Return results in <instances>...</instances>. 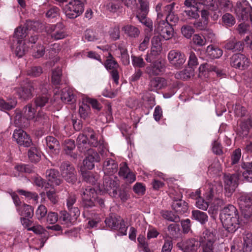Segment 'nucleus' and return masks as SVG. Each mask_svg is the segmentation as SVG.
<instances>
[{"instance_id": "obj_55", "label": "nucleus", "mask_w": 252, "mask_h": 252, "mask_svg": "<svg viewBox=\"0 0 252 252\" xmlns=\"http://www.w3.org/2000/svg\"><path fill=\"white\" fill-rule=\"evenodd\" d=\"M62 75V70L61 68L58 67L53 70L52 75V83L55 85H59L61 82V78Z\"/></svg>"}, {"instance_id": "obj_53", "label": "nucleus", "mask_w": 252, "mask_h": 252, "mask_svg": "<svg viewBox=\"0 0 252 252\" xmlns=\"http://www.w3.org/2000/svg\"><path fill=\"white\" fill-rule=\"evenodd\" d=\"M198 3L204 5L207 9L215 11L218 8L216 0H198Z\"/></svg>"}, {"instance_id": "obj_13", "label": "nucleus", "mask_w": 252, "mask_h": 252, "mask_svg": "<svg viewBox=\"0 0 252 252\" xmlns=\"http://www.w3.org/2000/svg\"><path fill=\"white\" fill-rule=\"evenodd\" d=\"M84 133L86 134V137H88V140L90 146L97 147H99L102 149V151L99 152L101 155H102V152H104V149H106L103 141L100 140H98L97 137L96 136L94 130L91 127H86L84 130Z\"/></svg>"}, {"instance_id": "obj_11", "label": "nucleus", "mask_w": 252, "mask_h": 252, "mask_svg": "<svg viewBox=\"0 0 252 252\" xmlns=\"http://www.w3.org/2000/svg\"><path fill=\"white\" fill-rule=\"evenodd\" d=\"M234 170L239 176L242 174L244 181L252 183V161L242 162L240 166H235Z\"/></svg>"}, {"instance_id": "obj_29", "label": "nucleus", "mask_w": 252, "mask_h": 252, "mask_svg": "<svg viewBox=\"0 0 252 252\" xmlns=\"http://www.w3.org/2000/svg\"><path fill=\"white\" fill-rule=\"evenodd\" d=\"M175 4V3L173 2L164 7V15L163 18H165V20H164L165 22L168 23L171 22L174 23L178 22V16L175 15L173 12Z\"/></svg>"}, {"instance_id": "obj_21", "label": "nucleus", "mask_w": 252, "mask_h": 252, "mask_svg": "<svg viewBox=\"0 0 252 252\" xmlns=\"http://www.w3.org/2000/svg\"><path fill=\"white\" fill-rule=\"evenodd\" d=\"M118 187L119 184L117 180H114L110 176H105L103 179V188L105 191L109 194L112 193L113 195L116 194Z\"/></svg>"}, {"instance_id": "obj_41", "label": "nucleus", "mask_w": 252, "mask_h": 252, "mask_svg": "<svg viewBox=\"0 0 252 252\" xmlns=\"http://www.w3.org/2000/svg\"><path fill=\"white\" fill-rule=\"evenodd\" d=\"M17 100L15 98H10L8 102L0 98V110L2 111L9 110L14 108L17 104Z\"/></svg>"}, {"instance_id": "obj_15", "label": "nucleus", "mask_w": 252, "mask_h": 252, "mask_svg": "<svg viewBox=\"0 0 252 252\" xmlns=\"http://www.w3.org/2000/svg\"><path fill=\"white\" fill-rule=\"evenodd\" d=\"M100 161V157L99 154L94 149H88L87 155L83 160V164L85 168L88 170H92L94 167L95 162Z\"/></svg>"}, {"instance_id": "obj_2", "label": "nucleus", "mask_w": 252, "mask_h": 252, "mask_svg": "<svg viewBox=\"0 0 252 252\" xmlns=\"http://www.w3.org/2000/svg\"><path fill=\"white\" fill-rule=\"evenodd\" d=\"M217 238L216 235L208 230H205L200 239V242L202 245L203 252H225L226 251L225 245L215 244Z\"/></svg>"}, {"instance_id": "obj_54", "label": "nucleus", "mask_w": 252, "mask_h": 252, "mask_svg": "<svg viewBox=\"0 0 252 252\" xmlns=\"http://www.w3.org/2000/svg\"><path fill=\"white\" fill-rule=\"evenodd\" d=\"M161 215L164 219L170 221L177 222L179 220V216L170 211H162Z\"/></svg>"}, {"instance_id": "obj_38", "label": "nucleus", "mask_w": 252, "mask_h": 252, "mask_svg": "<svg viewBox=\"0 0 252 252\" xmlns=\"http://www.w3.org/2000/svg\"><path fill=\"white\" fill-rule=\"evenodd\" d=\"M14 122L16 126L21 128L28 127L29 125L28 119H26L24 115L23 116L21 113L17 110H16L15 113Z\"/></svg>"}, {"instance_id": "obj_39", "label": "nucleus", "mask_w": 252, "mask_h": 252, "mask_svg": "<svg viewBox=\"0 0 252 252\" xmlns=\"http://www.w3.org/2000/svg\"><path fill=\"white\" fill-rule=\"evenodd\" d=\"M206 53L207 56L211 59H218L222 56L223 52L218 47L211 45L207 46Z\"/></svg>"}, {"instance_id": "obj_19", "label": "nucleus", "mask_w": 252, "mask_h": 252, "mask_svg": "<svg viewBox=\"0 0 252 252\" xmlns=\"http://www.w3.org/2000/svg\"><path fill=\"white\" fill-rule=\"evenodd\" d=\"M199 246L198 241L194 238L183 240L177 244L178 248L183 252H192Z\"/></svg>"}, {"instance_id": "obj_6", "label": "nucleus", "mask_w": 252, "mask_h": 252, "mask_svg": "<svg viewBox=\"0 0 252 252\" xmlns=\"http://www.w3.org/2000/svg\"><path fill=\"white\" fill-rule=\"evenodd\" d=\"M81 195L82 204L85 208H91L95 206L96 191L94 188L88 186L85 189H83Z\"/></svg>"}, {"instance_id": "obj_48", "label": "nucleus", "mask_w": 252, "mask_h": 252, "mask_svg": "<svg viewBox=\"0 0 252 252\" xmlns=\"http://www.w3.org/2000/svg\"><path fill=\"white\" fill-rule=\"evenodd\" d=\"M243 252H251L252 250V234H246L243 237Z\"/></svg>"}, {"instance_id": "obj_27", "label": "nucleus", "mask_w": 252, "mask_h": 252, "mask_svg": "<svg viewBox=\"0 0 252 252\" xmlns=\"http://www.w3.org/2000/svg\"><path fill=\"white\" fill-rule=\"evenodd\" d=\"M180 197L179 196V198ZM171 207L176 212L181 215L186 213L188 210L187 202L180 198L175 199V198H174Z\"/></svg>"}, {"instance_id": "obj_46", "label": "nucleus", "mask_w": 252, "mask_h": 252, "mask_svg": "<svg viewBox=\"0 0 252 252\" xmlns=\"http://www.w3.org/2000/svg\"><path fill=\"white\" fill-rule=\"evenodd\" d=\"M82 39L85 41L94 42L98 40L99 38L95 32L87 29L84 32Z\"/></svg>"}, {"instance_id": "obj_42", "label": "nucleus", "mask_w": 252, "mask_h": 252, "mask_svg": "<svg viewBox=\"0 0 252 252\" xmlns=\"http://www.w3.org/2000/svg\"><path fill=\"white\" fill-rule=\"evenodd\" d=\"M60 214V220L62 221V223L67 225L72 224V221L76 220L77 218H74V214H71V215H70L66 211H61Z\"/></svg>"}, {"instance_id": "obj_58", "label": "nucleus", "mask_w": 252, "mask_h": 252, "mask_svg": "<svg viewBox=\"0 0 252 252\" xmlns=\"http://www.w3.org/2000/svg\"><path fill=\"white\" fill-rule=\"evenodd\" d=\"M222 20L223 24L227 27H230L235 24L234 17L230 13H225L222 16Z\"/></svg>"}, {"instance_id": "obj_23", "label": "nucleus", "mask_w": 252, "mask_h": 252, "mask_svg": "<svg viewBox=\"0 0 252 252\" xmlns=\"http://www.w3.org/2000/svg\"><path fill=\"white\" fill-rule=\"evenodd\" d=\"M47 84H46L40 87L39 89L43 95H39L35 98L34 104L36 107H42L48 102L50 95L47 93Z\"/></svg>"}, {"instance_id": "obj_45", "label": "nucleus", "mask_w": 252, "mask_h": 252, "mask_svg": "<svg viewBox=\"0 0 252 252\" xmlns=\"http://www.w3.org/2000/svg\"><path fill=\"white\" fill-rule=\"evenodd\" d=\"M201 67H202V71L207 70L208 71L215 72L218 77H223L225 75L222 70L219 69L215 66L211 65L209 63L202 64L199 67L200 70L201 69Z\"/></svg>"}, {"instance_id": "obj_44", "label": "nucleus", "mask_w": 252, "mask_h": 252, "mask_svg": "<svg viewBox=\"0 0 252 252\" xmlns=\"http://www.w3.org/2000/svg\"><path fill=\"white\" fill-rule=\"evenodd\" d=\"M82 175L84 180L93 185L97 184L98 176L97 175H94L91 172H85L82 171Z\"/></svg>"}, {"instance_id": "obj_30", "label": "nucleus", "mask_w": 252, "mask_h": 252, "mask_svg": "<svg viewBox=\"0 0 252 252\" xmlns=\"http://www.w3.org/2000/svg\"><path fill=\"white\" fill-rule=\"evenodd\" d=\"M46 176L53 186H59L63 182L60 179L59 171L54 169L47 170L46 172Z\"/></svg>"}, {"instance_id": "obj_47", "label": "nucleus", "mask_w": 252, "mask_h": 252, "mask_svg": "<svg viewBox=\"0 0 252 252\" xmlns=\"http://www.w3.org/2000/svg\"><path fill=\"white\" fill-rule=\"evenodd\" d=\"M28 157L32 162H38L41 158V152L35 147L31 148L28 151Z\"/></svg>"}, {"instance_id": "obj_5", "label": "nucleus", "mask_w": 252, "mask_h": 252, "mask_svg": "<svg viewBox=\"0 0 252 252\" xmlns=\"http://www.w3.org/2000/svg\"><path fill=\"white\" fill-rule=\"evenodd\" d=\"M24 115L28 122L31 120H34V122L40 124H44L48 120L47 115L43 112L39 111L35 117V110L31 104H27L23 110Z\"/></svg>"}, {"instance_id": "obj_14", "label": "nucleus", "mask_w": 252, "mask_h": 252, "mask_svg": "<svg viewBox=\"0 0 252 252\" xmlns=\"http://www.w3.org/2000/svg\"><path fill=\"white\" fill-rule=\"evenodd\" d=\"M230 63L232 66L241 70L248 68L250 64V60L242 54L233 55L231 58Z\"/></svg>"}, {"instance_id": "obj_61", "label": "nucleus", "mask_w": 252, "mask_h": 252, "mask_svg": "<svg viewBox=\"0 0 252 252\" xmlns=\"http://www.w3.org/2000/svg\"><path fill=\"white\" fill-rule=\"evenodd\" d=\"M198 9V8H186L184 11V14L189 19H197L199 17Z\"/></svg>"}, {"instance_id": "obj_28", "label": "nucleus", "mask_w": 252, "mask_h": 252, "mask_svg": "<svg viewBox=\"0 0 252 252\" xmlns=\"http://www.w3.org/2000/svg\"><path fill=\"white\" fill-rule=\"evenodd\" d=\"M167 85V80L162 77H155L152 79L149 83L151 91H156L162 89Z\"/></svg>"}, {"instance_id": "obj_60", "label": "nucleus", "mask_w": 252, "mask_h": 252, "mask_svg": "<svg viewBox=\"0 0 252 252\" xmlns=\"http://www.w3.org/2000/svg\"><path fill=\"white\" fill-rule=\"evenodd\" d=\"M90 106L84 103H82L79 106V114L81 118L86 119L90 112Z\"/></svg>"}, {"instance_id": "obj_7", "label": "nucleus", "mask_w": 252, "mask_h": 252, "mask_svg": "<svg viewBox=\"0 0 252 252\" xmlns=\"http://www.w3.org/2000/svg\"><path fill=\"white\" fill-rule=\"evenodd\" d=\"M47 33L55 40L63 39L67 36L65 26L61 22L50 25L47 29Z\"/></svg>"}, {"instance_id": "obj_57", "label": "nucleus", "mask_w": 252, "mask_h": 252, "mask_svg": "<svg viewBox=\"0 0 252 252\" xmlns=\"http://www.w3.org/2000/svg\"><path fill=\"white\" fill-rule=\"evenodd\" d=\"M106 225L109 227L116 229L118 227L119 220L114 216H110L105 220Z\"/></svg>"}, {"instance_id": "obj_56", "label": "nucleus", "mask_w": 252, "mask_h": 252, "mask_svg": "<svg viewBox=\"0 0 252 252\" xmlns=\"http://www.w3.org/2000/svg\"><path fill=\"white\" fill-rule=\"evenodd\" d=\"M131 58L132 64L134 67L142 68L145 66V63L141 57L132 55Z\"/></svg>"}, {"instance_id": "obj_63", "label": "nucleus", "mask_w": 252, "mask_h": 252, "mask_svg": "<svg viewBox=\"0 0 252 252\" xmlns=\"http://www.w3.org/2000/svg\"><path fill=\"white\" fill-rule=\"evenodd\" d=\"M120 32L119 27L118 26H115L110 29L109 31V34L110 38L115 41L120 38Z\"/></svg>"}, {"instance_id": "obj_17", "label": "nucleus", "mask_w": 252, "mask_h": 252, "mask_svg": "<svg viewBox=\"0 0 252 252\" xmlns=\"http://www.w3.org/2000/svg\"><path fill=\"white\" fill-rule=\"evenodd\" d=\"M34 89V83H28L24 86L14 89V94L22 99L26 100L32 97V92Z\"/></svg>"}, {"instance_id": "obj_62", "label": "nucleus", "mask_w": 252, "mask_h": 252, "mask_svg": "<svg viewBox=\"0 0 252 252\" xmlns=\"http://www.w3.org/2000/svg\"><path fill=\"white\" fill-rule=\"evenodd\" d=\"M234 111L237 117H243L247 114V110L246 108L240 104H236L234 106Z\"/></svg>"}, {"instance_id": "obj_16", "label": "nucleus", "mask_w": 252, "mask_h": 252, "mask_svg": "<svg viewBox=\"0 0 252 252\" xmlns=\"http://www.w3.org/2000/svg\"><path fill=\"white\" fill-rule=\"evenodd\" d=\"M13 138L20 146L30 147L32 143V139L27 133L21 128L14 131Z\"/></svg>"}, {"instance_id": "obj_3", "label": "nucleus", "mask_w": 252, "mask_h": 252, "mask_svg": "<svg viewBox=\"0 0 252 252\" xmlns=\"http://www.w3.org/2000/svg\"><path fill=\"white\" fill-rule=\"evenodd\" d=\"M84 3L80 0H71L63 7V11L69 19H75L84 11Z\"/></svg>"}, {"instance_id": "obj_43", "label": "nucleus", "mask_w": 252, "mask_h": 252, "mask_svg": "<svg viewBox=\"0 0 252 252\" xmlns=\"http://www.w3.org/2000/svg\"><path fill=\"white\" fill-rule=\"evenodd\" d=\"M107 7L111 12H121L122 10V0H111L108 4Z\"/></svg>"}, {"instance_id": "obj_22", "label": "nucleus", "mask_w": 252, "mask_h": 252, "mask_svg": "<svg viewBox=\"0 0 252 252\" xmlns=\"http://www.w3.org/2000/svg\"><path fill=\"white\" fill-rule=\"evenodd\" d=\"M119 175L121 178L129 183H132L136 180L135 174L130 170L127 165L125 162L120 164Z\"/></svg>"}, {"instance_id": "obj_35", "label": "nucleus", "mask_w": 252, "mask_h": 252, "mask_svg": "<svg viewBox=\"0 0 252 252\" xmlns=\"http://www.w3.org/2000/svg\"><path fill=\"white\" fill-rule=\"evenodd\" d=\"M77 145L78 148L81 152H85L88 151L89 148V144L88 137H86V134L84 133L80 134L77 138Z\"/></svg>"}, {"instance_id": "obj_26", "label": "nucleus", "mask_w": 252, "mask_h": 252, "mask_svg": "<svg viewBox=\"0 0 252 252\" xmlns=\"http://www.w3.org/2000/svg\"><path fill=\"white\" fill-rule=\"evenodd\" d=\"M45 141L49 153L54 155L59 153L60 150L59 142L55 137L51 136H47Z\"/></svg>"}, {"instance_id": "obj_4", "label": "nucleus", "mask_w": 252, "mask_h": 252, "mask_svg": "<svg viewBox=\"0 0 252 252\" xmlns=\"http://www.w3.org/2000/svg\"><path fill=\"white\" fill-rule=\"evenodd\" d=\"M60 170L63 178L68 183L74 184L77 180V172L74 167L68 161L63 162Z\"/></svg>"}, {"instance_id": "obj_31", "label": "nucleus", "mask_w": 252, "mask_h": 252, "mask_svg": "<svg viewBox=\"0 0 252 252\" xmlns=\"http://www.w3.org/2000/svg\"><path fill=\"white\" fill-rule=\"evenodd\" d=\"M76 196L73 193L68 195L66 199V206L70 214H74V218L78 217L80 215V211L78 207H74L73 205L76 201Z\"/></svg>"}, {"instance_id": "obj_20", "label": "nucleus", "mask_w": 252, "mask_h": 252, "mask_svg": "<svg viewBox=\"0 0 252 252\" xmlns=\"http://www.w3.org/2000/svg\"><path fill=\"white\" fill-rule=\"evenodd\" d=\"M239 179V174L225 175L223 177L224 188L229 192H232L238 186Z\"/></svg>"}, {"instance_id": "obj_40", "label": "nucleus", "mask_w": 252, "mask_h": 252, "mask_svg": "<svg viewBox=\"0 0 252 252\" xmlns=\"http://www.w3.org/2000/svg\"><path fill=\"white\" fill-rule=\"evenodd\" d=\"M194 75L193 69L191 68H186L182 71L177 72L174 77L177 79L186 80Z\"/></svg>"}, {"instance_id": "obj_1", "label": "nucleus", "mask_w": 252, "mask_h": 252, "mask_svg": "<svg viewBox=\"0 0 252 252\" xmlns=\"http://www.w3.org/2000/svg\"><path fill=\"white\" fill-rule=\"evenodd\" d=\"M238 212L236 207L229 205L220 214V220L223 227L228 232L233 233L240 227Z\"/></svg>"}, {"instance_id": "obj_64", "label": "nucleus", "mask_w": 252, "mask_h": 252, "mask_svg": "<svg viewBox=\"0 0 252 252\" xmlns=\"http://www.w3.org/2000/svg\"><path fill=\"white\" fill-rule=\"evenodd\" d=\"M244 218L248 221H252V206L240 209Z\"/></svg>"}, {"instance_id": "obj_24", "label": "nucleus", "mask_w": 252, "mask_h": 252, "mask_svg": "<svg viewBox=\"0 0 252 252\" xmlns=\"http://www.w3.org/2000/svg\"><path fill=\"white\" fill-rule=\"evenodd\" d=\"M252 127V121L250 118L243 120L237 129V134L242 138L248 136L250 129Z\"/></svg>"}, {"instance_id": "obj_9", "label": "nucleus", "mask_w": 252, "mask_h": 252, "mask_svg": "<svg viewBox=\"0 0 252 252\" xmlns=\"http://www.w3.org/2000/svg\"><path fill=\"white\" fill-rule=\"evenodd\" d=\"M214 195V188L211 186L208 187L206 191L204 194V198L199 197L196 201V206L199 209L206 211L210 204L212 203Z\"/></svg>"}, {"instance_id": "obj_32", "label": "nucleus", "mask_w": 252, "mask_h": 252, "mask_svg": "<svg viewBox=\"0 0 252 252\" xmlns=\"http://www.w3.org/2000/svg\"><path fill=\"white\" fill-rule=\"evenodd\" d=\"M237 201L240 209L252 206V193L241 194Z\"/></svg>"}, {"instance_id": "obj_37", "label": "nucleus", "mask_w": 252, "mask_h": 252, "mask_svg": "<svg viewBox=\"0 0 252 252\" xmlns=\"http://www.w3.org/2000/svg\"><path fill=\"white\" fill-rule=\"evenodd\" d=\"M191 219L198 221L201 224H204L208 221V217L206 213L194 210L191 212Z\"/></svg>"}, {"instance_id": "obj_49", "label": "nucleus", "mask_w": 252, "mask_h": 252, "mask_svg": "<svg viewBox=\"0 0 252 252\" xmlns=\"http://www.w3.org/2000/svg\"><path fill=\"white\" fill-rule=\"evenodd\" d=\"M15 45V54L19 58H21L25 54L27 48L24 40H17Z\"/></svg>"}, {"instance_id": "obj_18", "label": "nucleus", "mask_w": 252, "mask_h": 252, "mask_svg": "<svg viewBox=\"0 0 252 252\" xmlns=\"http://www.w3.org/2000/svg\"><path fill=\"white\" fill-rule=\"evenodd\" d=\"M57 91H55V99L60 98L64 103H72L75 101L74 91L72 89L66 87L63 89L61 93H57Z\"/></svg>"}, {"instance_id": "obj_52", "label": "nucleus", "mask_w": 252, "mask_h": 252, "mask_svg": "<svg viewBox=\"0 0 252 252\" xmlns=\"http://www.w3.org/2000/svg\"><path fill=\"white\" fill-rule=\"evenodd\" d=\"M161 49H158L155 47H152L150 53H147L146 55L145 60L148 63H152L154 61L157 57L159 54Z\"/></svg>"}, {"instance_id": "obj_33", "label": "nucleus", "mask_w": 252, "mask_h": 252, "mask_svg": "<svg viewBox=\"0 0 252 252\" xmlns=\"http://www.w3.org/2000/svg\"><path fill=\"white\" fill-rule=\"evenodd\" d=\"M122 31L130 38L135 39L140 34V30L136 27L131 25H126L122 28Z\"/></svg>"}, {"instance_id": "obj_25", "label": "nucleus", "mask_w": 252, "mask_h": 252, "mask_svg": "<svg viewBox=\"0 0 252 252\" xmlns=\"http://www.w3.org/2000/svg\"><path fill=\"white\" fill-rule=\"evenodd\" d=\"M118 165L113 159L107 158L103 162V171L106 176L112 175L118 170Z\"/></svg>"}, {"instance_id": "obj_8", "label": "nucleus", "mask_w": 252, "mask_h": 252, "mask_svg": "<svg viewBox=\"0 0 252 252\" xmlns=\"http://www.w3.org/2000/svg\"><path fill=\"white\" fill-rule=\"evenodd\" d=\"M155 27V31L165 40H168L173 36V29L171 25L164 20L157 21Z\"/></svg>"}, {"instance_id": "obj_36", "label": "nucleus", "mask_w": 252, "mask_h": 252, "mask_svg": "<svg viewBox=\"0 0 252 252\" xmlns=\"http://www.w3.org/2000/svg\"><path fill=\"white\" fill-rule=\"evenodd\" d=\"M17 210L19 215L23 217L31 218L33 215V209L32 207L25 203L18 207Z\"/></svg>"}, {"instance_id": "obj_34", "label": "nucleus", "mask_w": 252, "mask_h": 252, "mask_svg": "<svg viewBox=\"0 0 252 252\" xmlns=\"http://www.w3.org/2000/svg\"><path fill=\"white\" fill-rule=\"evenodd\" d=\"M14 169L16 171H13L12 175L14 177H19L20 174L23 173H31L33 171V166L31 165H26L25 164H17L15 166Z\"/></svg>"}, {"instance_id": "obj_51", "label": "nucleus", "mask_w": 252, "mask_h": 252, "mask_svg": "<svg viewBox=\"0 0 252 252\" xmlns=\"http://www.w3.org/2000/svg\"><path fill=\"white\" fill-rule=\"evenodd\" d=\"M27 28L25 27H19L15 30L14 38L16 41L23 40L27 36Z\"/></svg>"}, {"instance_id": "obj_10", "label": "nucleus", "mask_w": 252, "mask_h": 252, "mask_svg": "<svg viewBox=\"0 0 252 252\" xmlns=\"http://www.w3.org/2000/svg\"><path fill=\"white\" fill-rule=\"evenodd\" d=\"M152 63L146 68V72L150 76L159 75L165 72L166 66L163 60L158 59Z\"/></svg>"}, {"instance_id": "obj_59", "label": "nucleus", "mask_w": 252, "mask_h": 252, "mask_svg": "<svg viewBox=\"0 0 252 252\" xmlns=\"http://www.w3.org/2000/svg\"><path fill=\"white\" fill-rule=\"evenodd\" d=\"M241 150L240 148L235 149L231 156V164L234 165L239 162L241 158Z\"/></svg>"}, {"instance_id": "obj_50", "label": "nucleus", "mask_w": 252, "mask_h": 252, "mask_svg": "<svg viewBox=\"0 0 252 252\" xmlns=\"http://www.w3.org/2000/svg\"><path fill=\"white\" fill-rule=\"evenodd\" d=\"M75 147V145L73 140L66 139L64 141V149L65 153L74 158H77V155L75 154H71V151L74 149Z\"/></svg>"}, {"instance_id": "obj_12", "label": "nucleus", "mask_w": 252, "mask_h": 252, "mask_svg": "<svg viewBox=\"0 0 252 252\" xmlns=\"http://www.w3.org/2000/svg\"><path fill=\"white\" fill-rule=\"evenodd\" d=\"M168 59L173 66L176 68H179L185 63L186 58L185 55L181 52L173 50L168 53Z\"/></svg>"}]
</instances>
